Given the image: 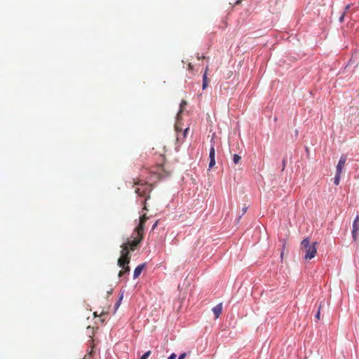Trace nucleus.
Listing matches in <instances>:
<instances>
[{
  "instance_id": "obj_1",
  "label": "nucleus",
  "mask_w": 359,
  "mask_h": 359,
  "mask_svg": "<svg viewBox=\"0 0 359 359\" xmlns=\"http://www.w3.org/2000/svg\"><path fill=\"white\" fill-rule=\"evenodd\" d=\"M132 183V187L134 189L135 194L138 196L144 198L142 202L144 205L143 210H147V201L150 198L153 184L140 180L139 178L133 179Z\"/></svg>"
},
{
  "instance_id": "obj_2",
  "label": "nucleus",
  "mask_w": 359,
  "mask_h": 359,
  "mask_svg": "<svg viewBox=\"0 0 359 359\" xmlns=\"http://www.w3.org/2000/svg\"><path fill=\"white\" fill-rule=\"evenodd\" d=\"M317 243H310L308 238H304L301 243V250L304 253V259L310 260L313 259L317 253Z\"/></svg>"
},
{
  "instance_id": "obj_3",
  "label": "nucleus",
  "mask_w": 359,
  "mask_h": 359,
  "mask_svg": "<svg viewBox=\"0 0 359 359\" xmlns=\"http://www.w3.org/2000/svg\"><path fill=\"white\" fill-rule=\"evenodd\" d=\"M122 248L121 251V257L118 259V265L119 266H124L126 264H128L130 260V251L129 248L123 243L121 246Z\"/></svg>"
},
{
  "instance_id": "obj_4",
  "label": "nucleus",
  "mask_w": 359,
  "mask_h": 359,
  "mask_svg": "<svg viewBox=\"0 0 359 359\" xmlns=\"http://www.w3.org/2000/svg\"><path fill=\"white\" fill-rule=\"evenodd\" d=\"M151 172L156 175L158 180L167 177L170 175V172L165 170L163 164L157 165L156 167L153 168Z\"/></svg>"
},
{
  "instance_id": "obj_5",
  "label": "nucleus",
  "mask_w": 359,
  "mask_h": 359,
  "mask_svg": "<svg viewBox=\"0 0 359 359\" xmlns=\"http://www.w3.org/2000/svg\"><path fill=\"white\" fill-rule=\"evenodd\" d=\"M148 219L149 217L147 216L146 213H144L140 217L139 224L137 226L135 229L133 234L144 236V226Z\"/></svg>"
},
{
  "instance_id": "obj_6",
  "label": "nucleus",
  "mask_w": 359,
  "mask_h": 359,
  "mask_svg": "<svg viewBox=\"0 0 359 359\" xmlns=\"http://www.w3.org/2000/svg\"><path fill=\"white\" fill-rule=\"evenodd\" d=\"M131 237L133 238V241H130L129 239L127 240V241L125 243L130 251H134L135 248L137 247V245L141 243V241L143 240V236H137L135 234H132Z\"/></svg>"
},
{
  "instance_id": "obj_7",
  "label": "nucleus",
  "mask_w": 359,
  "mask_h": 359,
  "mask_svg": "<svg viewBox=\"0 0 359 359\" xmlns=\"http://www.w3.org/2000/svg\"><path fill=\"white\" fill-rule=\"evenodd\" d=\"M359 230V217L357 216L353 221V229H352V237L355 241L358 238L357 231Z\"/></svg>"
},
{
  "instance_id": "obj_8",
  "label": "nucleus",
  "mask_w": 359,
  "mask_h": 359,
  "mask_svg": "<svg viewBox=\"0 0 359 359\" xmlns=\"http://www.w3.org/2000/svg\"><path fill=\"white\" fill-rule=\"evenodd\" d=\"M346 162V156L345 155H342L340 157V159L337 165V173H341L343 168Z\"/></svg>"
},
{
  "instance_id": "obj_9",
  "label": "nucleus",
  "mask_w": 359,
  "mask_h": 359,
  "mask_svg": "<svg viewBox=\"0 0 359 359\" xmlns=\"http://www.w3.org/2000/svg\"><path fill=\"white\" fill-rule=\"evenodd\" d=\"M215 146L212 145L210 149V154H209V158H210V163H209V168H211L215 165Z\"/></svg>"
},
{
  "instance_id": "obj_10",
  "label": "nucleus",
  "mask_w": 359,
  "mask_h": 359,
  "mask_svg": "<svg viewBox=\"0 0 359 359\" xmlns=\"http://www.w3.org/2000/svg\"><path fill=\"white\" fill-rule=\"evenodd\" d=\"M212 311L215 316V318H218L222 311V304L219 303L212 308Z\"/></svg>"
},
{
  "instance_id": "obj_11",
  "label": "nucleus",
  "mask_w": 359,
  "mask_h": 359,
  "mask_svg": "<svg viewBox=\"0 0 359 359\" xmlns=\"http://www.w3.org/2000/svg\"><path fill=\"white\" fill-rule=\"evenodd\" d=\"M144 266H145V264H140V265L137 266L135 269V271H134V273H133V278H138L140 276V274H141V273H142Z\"/></svg>"
},
{
  "instance_id": "obj_12",
  "label": "nucleus",
  "mask_w": 359,
  "mask_h": 359,
  "mask_svg": "<svg viewBox=\"0 0 359 359\" xmlns=\"http://www.w3.org/2000/svg\"><path fill=\"white\" fill-rule=\"evenodd\" d=\"M208 68H209L208 66H207L205 67V72L203 76V89H205L206 87L208 86V79L207 75H208Z\"/></svg>"
},
{
  "instance_id": "obj_13",
  "label": "nucleus",
  "mask_w": 359,
  "mask_h": 359,
  "mask_svg": "<svg viewBox=\"0 0 359 359\" xmlns=\"http://www.w3.org/2000/svg\"><path fill=\"white\" fill-rule=\"evenodd\" d=\"M123 268V270L120 271L118 273V276L121 277L123 276L124 273H129L130 271V267L128 266V264L124 265V266H121Z\"/></svg>"
},
{
  "instance_id": "obj_14",
  "label": "nucleus",
  "mask_w": 359,
  "mask_h": 359,
  "mask_svg": "<svg viewBox=\"0 0 359 359\" xmlns=\"http://www.w3.org/2000/svg\"><path fill=\"white\" fill-rule=\"evenodd\" d=\"M351 6L350 4L346 5V6L345 8V11L344 12V13L339 18V21L341 22H342L344 21V17H345L346 15H347L348 12L349 11V9H350Z\"/></svg>"
},
{
  "instance_id": "obj_15",
  "label": "nucleus",
  "mask_w": 359,
  "mask_h": 359,
  "mask_svg": "<svg viewBox=\"0 0 359 359\" xmlns=\"http://www.w3.org/2000/svg\"><path fill=\"white\" fill-rule=\"evenodd\" d=\"M187 105V101L185 100H182L181 103H180V110H179V112L177 114V116L179 117L180 116V114L181 113H182V111H184L185 107Z\"/></svg>"
},
{
  "instance_id": "obj_16",
  "label": "nucleus",
  "mask_w": 359,
  "mask_h": 359,
  "mask_svg": "<svg viewBox=\"0 0 359 359\" xmlns=\"http://www.w3.org/2000/svg\"><path fill=\"white\" fill-rule=\"evenodd\" d=\"M340 175H341V173L336 172V175H335V177H334V183L335 185H338L339 184Z\"/></svg>"
},
{
  "instance_id": "obj_17",
  "label": "nucleus",
  "mask_w": 359,
  "mask_h": 359,
  "mask_svg": "<svg viewBox=\"0 0 359 359\" xmlns=\"http://www.w3.org/2000/svg\"><path fill=\"white\" fill-rule=\"evenodd\" d=\"M241 159V157L238 155V154H234L233 155V163L237 164L240 162Z\"/></svg>"
},
{
  "instance_id": "obj_18",
  "label": "nucleus",
  "mask_w": 359,
  "mask_h": 359,
  "mask_svg": "<svg viewBox=\"0 0 359 359\" xmlns=\"http://www.w3.org/2000/svg\"><path fill=\"white\" fill-rule=\"evenodd\" d=\"M151 351H147L141 358L140 359H147L149 356L151 355Z\"/></svg>"
},
{
  "instance_id": "obj_19",
  "label": "nucleus",
  "mask_w": 359,
  "mask_h": 359,
  "mask_svg": "<svg viewBox=\"0 0 359 359\" xmlns=\"http://www.w3.org/2000/svg\"><path fill=\"white\" fill-rule=\"evenodd\" d=\"M122 299H123V294H121V295L120 296V297H119V299H118V302H116V308H118V307L119 306V305H120V304H121V302Z\"/></svg>"
},
{
  "instance_id": "obj_20",
  "label": "nucleus",
  "mask_w": 359,
  "mask_h": 359,
  "mask_svg": "<svg viewBox=\"0 0 359 359\" xmlns=\"http://www.w3.org/2000/svg\"><path fill=\"white\" fill-rule=\"evenodd\" d=\"M187 355V354L186 353H183L179 356L178 359H184Z\"/></svg>"
},
{
  "instance_id": "obj_21",
  "label": "nucleus",
  "mask_w": 359,
  "mask_h": 359,
  "mask_svg": "<svg viewBox=\"0 0 359 359\" xmlns=\"http://www.w3.org/2000/svg\"><path fill=\"white\" fill-rule=\"evenodd\" d=\"M320 306L319 307L318 311L317 312V313L316 315V318L317 320H320Z\"/></svg>"
},
{
  "instance_id": "obj_22",
  "label": "nucleus",
  "mask_w": 359,
  "mask_h": 359,
  "mask_svg": "<svg viewBox=\"0 0 359 359\" xmlns=\"http://www.w3.org/2000/svg\"><path fill=\"white\" fill-rule=\"evenodd\" d=\"M176 357H177L176 354L173 353H172V354L168 357V359H175V358H176Z\"/></svg>"
},
{
  "instance_id": "obj_23",
  "label": "nucleus",
  "mask_w": 359,
  "mask_h": 359,
  "mask_svg": "<svg viewBox=\"0 0 359 359\" xmlns=\"http://www.w3.org/2000/svg\"><path fill=\"white\" fill-rule=\"evenodd\" d=\"M82 359H90V353H89V355H85Z\"/></svg>"
},
{
  "instance_id": "obj_24",
  "label": "nucleus",
  "mask_w": 359,
  "mask_h": 359,
  "mask_svg": "<svg viewBox=\"0 0 359 359\" xmlns=\"http://www.w3.org/2000/svg\"><path fill=\"white\" fill-rule=\"evenodd\" d=\"M188 69L189 70H192L193 69V65L191 63H189V65H188Z\"/></svg>"
},
{
  "instance_id": "obj_25",
  "label": "nucleus",
  "mask_w": 359,
  "mask_h": 359,
  "mask_svg": "<svg viewBox=\"0 0 359 359\" xmlns=\"http://www.w3.org/2000/svg\"><path fill=\"white\" fill-rule=\"evenodd\" d=\"M158 225V222H156L155 224L153 225L152 229H154Z\"/></svg>"
},
{
  "instance_id": "obj_26",
  "label": "nucleus",
  "mask_w": 359,
  "mask_h": 359,
  "mask_svg": "<svg viewBox=\"0 0 359 359\" xmlns=\"http://www.w3.org/2000/svg\"><path fill=\"white\" fill-rule=\"evenodd\" d=\"M188 130H189V128H186V129L184 130V136L186 135V134H187V131H188Z\"/></svg>"
},
{
  "instance_id": "obj_27",
  "label": "nucleus",
  "mask_w": 359,
  "mask_h": 359,
  "mask_svg": "<svg viewBox=\"0 0 359 359\" xmlns=\"http://www.w3.org/2000/svg\"><path fill=\"white\" fill-rule=\"evenodd\" d=\"M285 169V161L283 162V170Z\"/></svg>"
},
{
  "instance_id": "obj_28",
  "label": "nucleus",
  "mask_w": 359,
  "mask_h": 359,
  "mask_svg": "<svg viewBox=\"0 0 359 359\" xmlns=\"http://www.w3.org/2000/svg\"><path fill=\"white\" fill-rule=\"evenodd\" d=\"M245 211H246V208H245L243 209V213H245Z\"/></svg>"
},
{
  "instance_id": "obj_29",
  "label": "nucleus",
  "mask_w": 359,
  "mask_h": 359,
  "mask_svg": "<svg viewBox=\"0 0 359 359\" xmlns=\"http://www.w3.org/2000/svg\"><path fill=\"white\" fill-rule=\"evenodd\" d=\"M240 2H241V1H239V0H238V1H236V4H240Z\"/></svg>"
},
{
  "instance_id": "obj_30",
  "label": "nucleus",
  "mask_w": 359,
  "mask_h": 359,
  "mask_svg": "<svg viewBox=\"0 0 359 359\" xmlns=\"http://www.w3.org/2000/svg\"><path fill=\"white\" fill-rule=\"evenodd\" d=\"M94 316H97V312H95V313H94Z\"/></svg>"
}]
</instances>
